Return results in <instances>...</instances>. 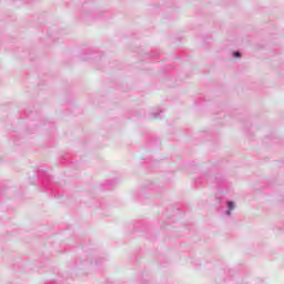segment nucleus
<instances>
[{
    "instance_id": "1",
    "label": "nucleus",
    "mask_w": 284,
    "mask_h": 284,
    "mask_svg": "<svg viewBox=\"0 0 284 284\" xmlns=\"http://www.w3.org/2000/svg\"><path fill=\"white\" fill-rule=\"evenodd\" d=\"M213 187L216 190L215 192V199L220 205V207H223V205H226V210L224 214L226 216H232V210H235L236 203L232 200H225L223 194H227V192L232 191V183L225 179V175L222 173H217L214 176L213 181Z\"/></svg>"
},
{
    "instance_id": "2",
    "label": "nucleus",
    "mask_w": 284,
    "mask_h": 284,
    "mask_svg": "<svg viewBox=\"0 0 284 284\" xmlns=\"http://www.w3.org/2000/svg\"><path fill=\"white\" fill-rule=\"evenodd\" d=\"M38 179L43 187V192L51 194L54 199H61L63 196V186L60 183L53 181L52 175L44 169H38Z\"/></svg>"
},
{
    "instance_id": "3",
    "label": "nucleus",
    "mask_w": 284,
    "mask_h": 284,
    "mask_svg": "<svg viewBox=\"0 0 284 284\" xmlns=\"http://www.w3.org/2000/svg\"><path fill=\"white\" fill-rule=\"evenodd\" d=\"M89 265H94L92 261L87 258V255H83L81 257H78L74 262L71 264V270H84L85 267H89Z\"/></svg>"
},
{
    "instance_id": "4",
    "label": "nucleus",
    "mask_w": 284,
    "mask_h": 284,
    "mask_svg": "<svg viewBox=\"0 0 284 284\" xmlns=\"http://www.w3.org/2000/svg\"><path fill=\"white\" fill-rule=\"evenodd\" d=\"M61 165H69V168H74V162H72V156L69 153H64L60 156Z\"/></svg>"
},
{
    "instance_id": "5",
    "label": "nucleus",
    "mask_w": 284,
    "mask_h": 284,
    "mask_svg": "<svg viewBox=\"0 0 284 284\" xmlns=\"http://www.w3.org/2000/svg\"><path fill=\"white\" fill-rule=\"evenodd\" d=\"M280 139L278 136L274 135V134H271V135H266L263 140V143L265 145H274V143H280Z\"/></svg>"
},
{
    "instance_id": "6",
    "label": "nucleus",
    "mask_w": 284,
    "mask_h": 284,
    "mask_svg": "<svg viewBox=\"0 0 284 284\" xmlns=\"http://www.w3.org/2000/svg\"><path fill=\"white\" fill-rule=\"evenodd\" d=\"M68 277H64L63 275L59 274L57 278L50 280L45 282L44 284H63V281H65Z\"/></svg>"
},
{
    "instance_id": "7",
    "label": "nucleus",
    "mask_w": 284,
    "mask_h": 284,
    "mask_svg": "<svg viewBox=\"0 0 284 284\" xmlns=\"http://www.w3.org/2000/svg\"><path fill=\"white\" fill-rule=\"evenodd\" d=\"M116 183H119V180L113 179V180H108L103 183L105 190H112L114 187V185H116Z\"/></svg>"
},
{
    "instance_id": "8",
    "label": "nucleus",
    "mask_w": 284,
    "mask_h": 284,
    "mask_svg": "<svg viewBox=\"0 0 284 284\" xmlns=\"http://www.w3.org/2000/svg\"><path fill=\"white\" fill-rule=\"evenodd\" d=\"M233 59H241L243 53L241 51H233L232 52Z\"/></svg>"
},
{
    "instance_id": "9",
    "label": "nucleus",
    "mask_w": 284,
    "mask_h": 284,
    "mask_svg": "<svg viewBox=\"0 0 284 284\" xmlns=\"http://www.w3.org/2000/svg\"><path fill=\"white\" fill-rule=\"evenodd\" d=\"M163 111H160L159 113L158 112H154V113H151V119H162L163 116H161V113Z\"/></svg>"
},
{
    "instance_id": "10",
    "label": "nucleus",
    "mask_w": 284,
    "mask_h": 284,
    "mask_svg": "<svg viewBox=\"0 0 284 284\" xmlns=\"http://www.w3.org/2000/svg\"><path fill=\"white\" fill-rule=\"evenodd\" d=\"M103 263H105V258H99V260H95L94 265L95 267H99V265H103Z\"/></svg>"
},
{
    "instance_id": "11",
    "label": "nucleus",
    "mask_w": 284,
    "mask_h": 284,
    "mask_svg": "<svg viewBox=\"0 0 284 284\" xmlns=\"http://www.w3.org/2000/svg\"><path fill=\"white\" fill-rule=\"evenodd\" d=\"M149 57H151L152 59H156L159 57V53L152 52L151 54H149Z\"/></svg>"
},
{
    "instance_id": "12",
    "label": "nucleus",
    "mask_w": 284,
    "mask_h": 284,
    "mask_svg": "<svg viewBox=\"0 0 284 284\" xmlns=\"http://www.w3.org/2000/svg\"><path fill=\"white\" fill-rule=\"evenodd\" d=\"M227 272H229V276H234V270L229 268Z\"/></svg>"
},
{
    "instance_id": "13",
    "label": "nucleus",
    "mask_w": 284,
    "mask_h": 284,
    "mask_svg": "<svg viewBox=\"0 0 284 284\" xmlns=\"http://www.w3.org/2000/svg\"><path fill=\"white\" fill-rule=\"evenodd\" d=\"M254 284H265V282H263L261 278H257Z\"/></svg>"
},
{
    "instance_id": "14",
    "label": "nucleus",
    "mask_w": 284,
    "mask_h": 284,
    "mask_svg": "<svg viewBox=\"0 0 284 284\" xmlns=\"http://www.w3.org/2000/svg\"><path fill=\"white\" fill-rule=\"evenodd\" d=\"M195 183H201V179H195Z\"/></svg>"
},
{
    "instance_id": "15",
    "label": "nucleus",
    "mask_w": 284,
    "mask_h": 284,
    "mask_svg": "<svg viewBox=\"0 0 284 284\" xmlns=\"http://www.w3.org/2000/svg\"><path fill=\"white\" fill-rule=\"evenodd\" d=\"M206 181H210V176L206 178Z\"/></svg>"
}]
</instances>
